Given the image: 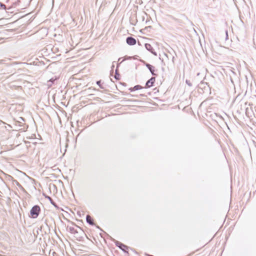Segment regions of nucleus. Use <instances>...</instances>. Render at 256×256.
Instances as JSON below:
<instances>
[{"label": "nucleus", "instance_id": "nucleus-13", "mask_svg": "<svg viewBox=\"0 0 256 256\" xmlns=\"http://www.w3.org/2000/svg\"><path fill=\"white\" fill-rule=\"evenodd\" d=\"M146 66L148 68V69L150 70V71L151 72L152 74H154V70H152L151 66L150 64H147Z\"/></svg>", "mask_w": 256, "mask_h": 256}, {"label": "nucleus", "instance_id": "nucleus-11", "mask_svg": "<svg viewBox=\"0 0 256 256\" xmlns=\"http://www.w3.org/2000/svg\"><path fill=\"white\" fill-rule=\"evenodd\" d=\"M46 198H48L50 201V202L54 206H56L54 202H53L52 200V198L48 196H46Z\"/></svg>", "mask_w": 256, "mask_h": 256}, {"label": "nucleus", "instance_id": "nucleus-4", "mask_svg": "<svg viewBox=\"0 0 256 256\" xmlns=\"http://www.w3.org/2000/svg\"><path fill=\"white\" fill-rule=\"evenodd\" d=\"M116 246L124 252H128V247L120 242H118Z\"/></svg>", "mask_w": 256, "mask_h": 256}, {"label": "nucleus", "instance_id": "nucleus-21", "mask_svg": "<svg viewBox=\"0 0 256 256\" xmlns=\"http://www.w3.org/2000/svg\"><path fill=\"white\" fill-rule=\"evenodd\" d=\"M2 39V38H0V40Z\"/></svg>", "mask_w": 256, "mask_h": 256}, {"label": "nucleus", "instance_id": "nucleus-6", "mask_svg": "<svg viewBox=\"0 0 256 256\" xmlns=\"http://www.w3.org/2000/svg\"><path fill=\"white\" fill-rule=\"evenodd\" d=\"M156 78L154 77L150 79L146 83V88H150L152 87L154 82H155Z\"/></svg>", "mask_w": 256, "mask_h": 256}, {"label": "nucleus", "instance_id": "nucleus-3", "mask_svg": "<svg viewBox=\"0 0 256 256\" xmlns=\"http://www.w3.org/2000/svg\"><path fill=\"white\" fill-rule=\"evenodd\" d=\"M40 208L38 206H35L30 210V214L33 218H36L39 214Z\"/></svg>", "mask_w": 256, "mask_h": 256}, {"label": "nucleus", "instance_id": "nucleus-5", "mask_svg": "<svg viewBox=\"0 0 256 256\" xmlns=\"http://www.w3.org/2000/svg\"><path fill=\"white\" fill-rule=\"evenodd\" d=\"M136 40L132 37H128L126 38V42L129 45H134L136 44Z\"/></svg>", "mask_w": 256, "mask_h": 256}, {"label": "nucleus", "instance_id": "nucleus-20", "mask_svg": "<svg viewBox=\"0 0 256 256\" xmlns=\"http://www.w3.org/2000/svg\"><path fill=\"white\" fill-rule=\"evenodd\" d=\"M60 151H61V152H62V148H60Z\"/></svg>", "mask_w": 256, "mask_h": 256}, {"label": "nucleus", "instance_id": "nucleus-18", "mask_svg": "<svg viewBox=\"0 0 256 256\" xmlns=\"http://www.w3.org/2000/svg\"><path fill=\"white\" fill-rule=\"evenodd\" d=\"M118 76H115V78H116V79H118Z\"/></svg>", "mask_w": 256, "mask_h": 256}, {"label": "nucleus", "instance_id": "nucleus-9", "mask_svg": "<svg viewBox=\"0 0 256 256\" xmlns=\"http://www.w3.org/2000/svg\"><path fill=\"white\" fill-rule=\"evenodd\" d=\"M142 88V87L140 86L137 85V86H134L133 88H130V90L131 91H132V90H140Z\"/></svg>", "mask_w": 256, "mask_h": 256}, {"label": "nucleus", "instance_id": "nucleus-15", "mask_svg": "<svg viewBox=\"0 0 256 256\" xmlns=\"http://www.w3.org/2000/svg\"><path fill=\"white\" fill-rule=\"evenodd\" d=\"M8 32V30H4L2 32H0V33H1L2 34H5Z\"/></svg>", "mask_w": 256, "mask_h": 256}, {"label": "nucleus", "instance_id": "nucleus-7", "mask_svg": "<svg viewBox=\"0 0 256 256\" xmlns=\"http://www.w3.org/2000/svg\"><path fill=\"white\" fill-rule=\"evenodd\" d=\"M145 47L146 48V50H148V51L154 54L155 55H156V54L154 52H153L154 49L150 44H146Z\"/></svg>", "mask_w": 256, "mask_h": 256}, {"label": "nucleus", "instance_id": "nucleus-10", "mask_svg": "<svg viewBox=\"0 0 256 256\" xmlns=\"http://www.w3.org/2000/svg\"><path fill=\"white\" fill-rule=\"evenodd\" d=\"M68 139H66V143H65V144H64V153H65V152H66V148H67V147L68 146Z\"/></svg>", "mask_w": 256, "mask_h": 256}, {"label": "nucleus", "instance_id": "nucleus-17", "mask_svg": "<svg viewBox=\"0 0 256 256\" xmlns=\"http://www.w3.org/2000/svg\"><path fill=\"white\" fill-rule=\"evenodd\" d=\"M118 76H115V78H116V79H118Z\"/></svg>", "mask_w": 256, "mask_h": 256}, {"label": "nucleus", "instance_id": "nucleus-16", "mask_svg": "<svg viewBox=\"0 0 256 256\" xmlns=\"http://www.w3.org/2000/svg\"><path fill=\"white\" fill-rule=\"evenodd\" d=\"M100 81H98L97 82V84L99 86H100Z\"/></svg>", "mask_w": 256, "mask_h": 256}, {"label": "nucleus", "instance_id": "nucleus-12", "mask_svg": "<svg viewBox=\"0 0 256 256\" xmlns=\"http://www.w3.org/2000/svg\"><path fill=\"white\" fill-rule=\"evenodd\" d=\"M0 9H6V6L4 4L0 2Z\"/></svg>", "mask_w": 256, "mask_h": 256}, {"label": "nucleus", "instance_id": "nucleus-2", "mask_svg": "<svg viewBox=\"0 0 256 256\" xmlns=\"http://www.w3.org/2000/svg\"><path fill=\"white\" fill-rule=\"evenodd\" d=\"M78 74H74L72 77L70 78V82L73 84L72 88H78L80 86V78H78Z\"/></svg>", "mask_w": 256, "mask_h": 256}, {"label": "nucleus", "instance_id": "nucleus-14", "mask_svg": "<svg viewBox=\"0 0 256 256\" xmlns=\"http://www.w3.org/2000/svg\"><path fill=\"white\" fill-rule=\"evenodd\" d=\"M56 80V78L55 79H54V78H51L48 82H50L51 84H50V85L52 84H54V82Z\"/></svg>", "mask_w": 256, "mask_h": 256}, {"label": "nucleus", "instance_id": "nucleus-8", "mask_svg": "<svg viewBox=\"0 0 256 256\" xmlns=\"http://www.w3.org/2000/svg\"><path fill=\"white\" fill-rule=\"evenodd\" d=\"M86 222L91 225L94 224L92 218L89 215L86 216Z\"/></svg>", "mask_w": 256, "mask_h": 256}, {"label": "nucleus", "instance_id": "nucleus-19", "mask_svg": "<svg viewBox=\"0 0 256 256\" xmlns=\"http://www.w3.org/2000/svg\"><path fill=\"white\" fill-rule=\"evenodd\" d=\"M118 76H115V78H116V79H118Z\"/></svg>", "mask_w": 256, "mask_h": 256}, {"label": "nucleus", "instance_id": "nucleus-1", "mask_svg": "<svg viewBox=\"0 0 256 256\" xmlns=\"http://www.w3.org/2000/svg\"><path fill=\"white\" fill-rule=\"evenodd\" d=\"M78 107L74 106L72 108V114H71V131L74 136L76 135V142L80 134V132H79V115L78 113Z\"/></svg>", "mask_w": 256, "mask_h": 256}]
</instances>
